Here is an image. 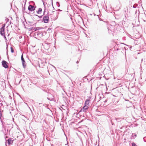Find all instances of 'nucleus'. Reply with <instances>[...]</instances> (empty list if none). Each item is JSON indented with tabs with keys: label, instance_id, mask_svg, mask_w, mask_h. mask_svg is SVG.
<instances>
[{
	"label": "nucleus",
	"instance_id": "nucleus-16",
	"mask_svg": "<svg viewBox=\"0 0 146 146\" xmlns=\"http://www.w3.org/2000/svg\"><path fill=\"white\" fill-rule=\"evenodd\" d=\"M25 4H26V2H25ZM24 6L25 7V6ZM25 7H24V8H23V12H24L25 10Z\"/></svg>",
	"mask_w": 146,
	"mask_h": 146
},
{
	"label": "nucleus",
	"instance_id": "nucleus-26",
	"mask_svg": "<svg viewBox=\"0 0 146 146\" xmlns=\"http://www.w3.org/2000/svg\"><path fill=\"white\" fill-rule=\"evenodd\" d=\"M10 97H11H11L10 96Z\"/></svg>",
	"mask_w": 146,
	"mask_h": 146
},
{
	"label": "nucleus",
	"instance_id": "nucleus-4",
	"mask_svg": "<svg viewBox=\"0 0 146 146\" xmlns=\"http://www.w3.org/2000/svg\"><path fill=\"white\" fill-rule=\"evenodd\" d=\"M5 25L3 26L0 29V34L2 36H3L5 33Z\"/></svg>",
	"mask_w": 146,
	"mask_h": 146
},
{
	"label": "nucleus",
	"instance_id": "nucleus-2",
	"mask_svg": "<svg viewBox=\"0 0 146 146\" xmlns=\"http://www.w3.org/2000/svg\"><path fill=\"white\" fill-rule=\"evenodd\" d=\"M2 65L5 68L8 67V63L5 60H3L2 62Z\"/></svg>",
	"mask_w": 146,
	"mask_h": 146
},
{
	"label": "nucleus",
	"instance_id": "nucleus-22",
	"mask_svg": "<svg viewBox=\"0 0 146 146\" xmlns=\"http://www.w3.org/2000/svg\"><path fill=\"white\" fill-rule=\"evenodd\" d=\"M78 35H79V33H77V36H77V39H79V37H78Z\"/></svg>",
	"mask_w": 146,
	"mask_h": 146
},
{
	"label": "nucleus",
	"instance_id": "nucleus-27",
	"mask_svg": "<svg viewBox=\"0 0 146 146\" xmlns=\"http://www.w3.org/2000/svg\"><path fill=\"white\" fill-rule=\"evenodd\" d=\"M11 23V22H10V23H9V24H10Z\"/></svg>",
	"mask_w": 146,
	"mask_h": 146
},
{
	"label": "nucleus",
	"instance_id": "nucleus-1",
	"mask_svg": "<svg viewBox=\"0 0 146 146\" xmlns=\"http://www.w3.org/2000/svg\"><path fill=\"white\" fill-rule=\"evenodd\" d=\"M68 12L69 13V17L70 18V19L72 21V22L73 23V21H72V14L73 13V9H72V7L71 5H70L69 7H68Z\"/></svg>",
	"mask_w": 146,
	"mask_h": 146
},
{
	"label": "nucleus",
	"instance_id": "nucleus-19",
	"mask_svg": "<svg viewBox=\"0 0 146 146\" xmlns=\"http://www.w3.org/2000/svg\"><path fill=\"white\" fill-rule=\"evenodd\" d=\"M36 15V16H38L39 17V18H41L42 17V16H43L42 15L40 16H38L37 15Z\"/></svg>",
	"mask_w": 146,
	"mask_h": 146
},
{
	"label": "nucleus",
	"instance_id": "nucleus-23",
	"mask_svg": "<svg viewBox=\"0 0 146 146\" xmlns=\"http://www.w3.org/2000/svg\"><path fill=\"white\" fill-rule=\"evenodd\" d=\"M7 21H9V19H7Z\"/></svg>",
	"mask_w": 146,
	"mask_h": 146
},
{
	"label": "nucleus",
	"instance_id": "nucleus-24",
	"mask_svg": "<svg viewBox=\"0 0 146 146\" xmlns=\"http://www.w3.org/2000/svg\"><path fill=\"white\" fill-rule=\"evenodd\" d=\"M41 104V103H39V104Z\"/></svg>",
	"mask_w": 146,
	"mask_h": 146
},
{
	"label": "nucleus",
	"instance_id": "nucleus-12",
	"mask_svg": "<svg viewBox=\"0 0 146 146\" xmlns=\"http://www.w3.org/2000/svg\"><path fill=\"white\" fill-rule=\"evenodd\" d=\"M22 64L23 67L25 68L26 67V64L25 61V62H22Z\"/></svg>",
	"mask_w": 146,
	"mask_h": 146
},
{
	"label": "nucleus",
	"instance_id": "nucleus-3",
	"mask_svg": "<svg viewBox=\"0 0 146 146\" xmlns=\"http://www.w3.org/2000/svg\"><path fill=\"white\" fill-rule=\"evenodd\" d=\"M49 19V17L48 15H46L43 18V21L45 23H47L48 22Z\"/></svg>",
	"mask_w": 146,
	"mask_h": 146
},
{
	"label": "nucleus",
	"instance_id": "nucleus-5",
	"mask_svg": "<svg viewBox=\"0 0 146 146\" xmlns=\"http://www.w3.org/2000/svg\"><path fill=\"white\" fill-rule=\"evenodd\" d=\"M28 9L30 11L32 12L35 10V7L34 6L30 5L29 6Z\"/></svg>",
	"mask_w": 146,
	"mask_h": 146
},
{
	"label": "nucleus",
	"instance_id": "nucleus-10",
	"mask_svg": "<svg viewBox=\"0 0 146 146\" xmlns=\"http://www.w3.org/2000/svg\"><path fill=\"white\" fill-rule=\"evenodd\" d=\"M42 11V9L41 8H39L38 11H37V13L38 14H40L41 13Z\"/></svg>",
	"mask_w": 146,
	"mask_h": 146
},
{
	"label": "nucleus",
	"instance_id": "nucleus-20",
	"mask_svg": "<svg viewBox=\"0 0 146 146\" xmlns=\"http://www.w3.org/2000/svg\"><path fill=\"white\" fill-rule=\"evenodd\" d=\"M72 123H73V122H72ZM69 125H70V127H72V123L70 124Z\"/></svg>",
	"mask_w": 146,
	"mask_h": 146
},
{
	"label": "nucleus",
	"instance_id": "nucleus-6",
	"mask_svg": "<svg viewBox=\"0 0 146 146\" xmlns=\"http://www.w3.org/2000/svg\"><path fill=\"white\" fill-rule=\"evenodd\" d=\"M89 107L87 106L84 105V106L81 109V111L86 112L88 110Z\"/></svg>",
	"mask_w": 146,
	"mask_h": 146
},
{
	"label": "nucleus",
	"instance_id": "nucleus-18",
	"mask_svg": "<svg viewBox=\"0 0 146 146\" xmlns=\"http://www.w3.org/2000/svg\"><path fill=\"white\" fill-rule=\"evenodd\" d=\"M132 146H136V144L134 143H132Z\"/></svg>",
	"mask_w": 146,
	"mask_h": 146
},
{
	"label": "nucleus",
	"instance_id": "nucleus-25",
	"mask_svg": "<svg viewBox=\"0 0 146 146\" xmlns=\"http://www.w3.org/2000/svg\"><path fill=\"white\" fill-rule=\"evenodd\" d=\"M49 29H48V30H49Z\"/></svg>",
	"mask_w": 146,
	"mask_h": 146
},
{
	"label": "nucleus",
	"instance_id": "nucleus-14",
	"mask_svg": "<svg viewBox=\"0 0 146 146\" xmlns=\"http://www.w3.org/2000/svg\"><path fill=\"white\" fill-rule=\"evenodd\" d=\"M29 4H31L33 5H35V3L34 1H30L29 3Z\"/></svg>",
	"mask_w": 146,
	"mask_h": 146
},
{
	"label": "nucleus",
	"instance_id": "nucleus-11",
	"mask_svg": "<svg viewBox=\"0 0 146 146\" xmlns=\"http://www.w3.org/2000/svg\"><path fill=\"white\" fill-rule=\"evenodd\" d=\"M7 141L9 144H10L12 142V140L10 138L9 139L7 140Z\"/></svg>",
	"mask_w": 146,
	"mask_h": 146
},
{
	"label": "nucleus",
	"instance_id": "nucleus-29",
	"mask_svg": "<svg viewBox=\"0 0 146 146\" xmlns=\"http://www.w3.org/2000/svg\"><path fill=\"white\" fill-rule=\"evenodd\" d=\"M26 1H27V0H26V1H25V2H26Z\"/></svg>",
	"mask_w": 146,
	"mask_h": 146
},
{
	"label": "nucleus",
	"instance_id": "nucleus-28",
	"mask_svg": "<svg viewBox=\"0 0 146 146\" xmlns=\"http://www.w3.org/2000/svg\"><path fill=\"white\" fill-rule=\"evenodd\" d=\"M54 12V11H52V12Z\"/></svg>",
	"mask_w": 146,
	"mask_h": 146
},
{
	"label": "nucleus",
	"instance_id": "nucleus-13",
	"mask_svg": "<svg viewBox=\"0 0 146 146\" xmlns=\"http://www.w3.org/2000/svg\"><path fill=\"white\" fill-rule=\"evenodd\" d=\"M21 58L22 62H25V61L24 59V58H23V54L21 56Z\"/></svg>",
	"mask_w": 146,
	"mask_h": 146
},
{
	"label": "nucleus",
	"instance_id": "nucleus-7",
	"mask_svg": "<svg viewBox=\"0 0 146 146\" xmlns=\"http://www.w3.org/2000/svg\"><path fill=\"white\" fill-rule=\"evenodd\" d=\"M43 4L44 6V12H43V15H44L45 14V12L47 11V15H49L50 16L52 17V15H53V14H49V12L47 11V9H46V8L45 7L44 5V3H43Z\"/></svg>",
	"mask_w": 146,
	"mask_h": 146
},
{
	"label": "nucleus",
	"instance_id": "nucleus-9",
	"mask_svg": "<svg viewBox=\"0 0 146 146\" xmlns=\"http://www.w3.org/2000/svg\"><path fill=\"white\" fill-rule=\"evenodd\" d=\"M35 34V35H37L40 37H41L43 36L42 33L40 31H38L37 32H36Z\"/></svg>",
	"mask_w": 146,
	"mask_h": 146
},
{
	"label": "nucleus",
	"instance_id": "nucleus-15",
	"mask_svg": "<svg viewBox=\"0 0 146 146\" xmlns=\"http://www.w3.org/2000/svg\"><path fill=\"white\" fill-rule=\"evenodd\" d=\"M11 52L13 53L14 52V50L12 47H11Z\"/></svg>",
	"mask_w": 146,
	"mask_h": 146
},
{
	"label": "nucleus",
	"instance_id": "nucleus-8",
	"mask_svg": "<svg viewBox=\"0 0 146 146\" xmlns=\"http://www.w3.org/2000/svg\"><path fill=\"white\" fill-rule=\"evenodd\" d=\"M90 99H88L86 100L84 103V105H86V106H88V107H89V106L90 105Z\"/></svg>",
	"mask_w": 146,
	"mask_h": 146
},
{
	"label": "nucleus",
	"instance_id": "nucleus-21",
	"mask_svg": "<svg viewBox=\"0 0 146 146\" xmlns=\"http://www.w3.org/2000/svg\"><path fill=\"white\" fill-rule=\"evenodd\" d=\"M3 36H4V38L5 39V40H6V37L5 35V34L3 35Z\"/></svg>",
	"mask_w": 146,
	"mask_h": 146
},
{
	"label": "nucleus",
	"instance_id": "nucleus-30",
	"mask_svg": "<svg viewBox=\"0 0 146 146\" xmlns=\"http://www.w3.org/2000/svg\"><path fill=\"white\" fill-rule=\"evenodd\" d=\"M6 146H7L6 144Z\"/></svg>",
	"mask_w": 146,
	"mask_h": 146
},
{
	"label": "nucleus",
	"instance_id": "nucleus-17",
	"mask_svg": "<svg viewBox=\"0 0 146 146\" xmlns=\"http://www.w3.org/2000/svg\"><path fill=\"white\" fill-rule=\"evenodd\" d=\"M40 29V27H36V28H35V31H36L37 30H38Z\"/></svg>",
	"mask_w": 146,
	"mask_h": 146
}]
</instances>
